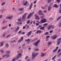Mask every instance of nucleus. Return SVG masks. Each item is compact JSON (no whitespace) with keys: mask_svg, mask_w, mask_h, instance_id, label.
Segmentation results:
<instances>
[{"mask_svg":"<svg viewBox=\"0 0 61 61\" xmlns=\"http://www.w3.org/2000/svg\"><path fill=\"white\" fill-rule=\"evenodd\" d=\"M40 40H38L37 42L36 43H34V45H35V46H38V44L39 43H40Z\"/></svg>","mask_w":61,"mask_h":61,"instance_id":"obj_1","label":"nucleus"},{"mask_svg":"<svg viewBox=\"0 0 61 61\" xmlns=\"http://www.w3.org/2000/svg\"><path fill=\"white\" fill-rule=\"evenodd\" d=\"M41 23H44L46 22V20L45 18L42 19L41 21Z\"/></svg>","mask_w":61,"mask_h":61,"instance_id":"obj_2","label":"nucleus"},{"mask_svg":"<svg viewBox=\"0 0 61 61\" xmlns=\"http://www.w3.org/2000/svg\"><path fill=\"white\" fill-rule=\"evenodd\" d=\"M13 16L12 15V16H9L6 17V18L7 19H9L10 20H11L12 18H13Z\"/></svg>","mask_w":61,"mask_h":61,"instance_id":"obj_3","label":"nucleus"},{"mask_svg":"<svg viewBox=\"0 0 61 61\" xmlns=\"http://www.w3.org/2000/svg\"><path fill=\"white\" fill-rule=\"evenodd\" d=\"M34 14V12H32V13H30V14H29L28 15L27 18V19H28L29 18H30V16H32L33 15V14Z\"/></svg>","mask_w":61,"mask_h":61,"instance_id":"obj_4","label":"nucleus"},{"mask_svg":"<svg viewBox=\"0 0 61 61\" xmlns=\"http://www.w3.org/2000/svg\"><path fill=\"white\" fill-rule=\"evenodd\" d=\"M57 36L56 35H55L53 36H51V39H53V40H55V39H56V38H57Z\"/></svg>","mask_w":61,"mask_h":61,"instance_id":"obj_5","label":"nucleus"},{"mask_svg":"<svg viewBox=\"0 0 61 61\" xmlns=\"http://www.w3.org/2000/svg\"><path fill=\"white\" fill-rule=\"evenodd\" d=\"M26 15H27V13H25L24 14V15L22 16V19H23V20L25 19L26 18Z\"/></svg>","mask_w":61,"mask_h":61,"instance_id":"obj_6","label":"nucleus"},{"mask_svg":"<svg viewBox=\"0 0 61 61\" xmlns=\"http://www.w3.org/2000/svg\"><path fill=\"white\" fill-rule=\"evenodd\" d=\"M42 11L41 10H40L38 12L39 15H44V13L42 12Z\"/></svg>","mask_w":61,"mask_h":61,"instance_id":"obj_7","label":"nucleus"},{"mask_svg":"<svg viewBox=\"0 0 61 61\" xmlns=\"http://www.w3.org/2000/svg\"><path fill=\"white\" fill-rule=\"evenodd\" d=\"M32 59H35V57L36 56V54H35V53H33L32 54Z\"/></svg>","mask_w":61,"mask_h":61,"instance_id":"obj_8","label":"nucleus"},{"mask_svg":"<svg viewBox=\"0 0 61 61\" xmlns=\"http://www.w3.org/2000/svg\"><path fill=\"white\" fill-rule=\"evenodd\" d=\"M61 38H59L58 40V45H59L60 44V43H61Z\"/></svg>","mask_w":61,"mask_h":61,"instance_id":"obj_9","label":"nucleus"},{"mask_svg":"<svg viewBox=\"0 0 61 61\" xmlns=\"http://www.w3.org/2000/svg\"><path fill=\"white\" fill-rule=\"evenodd\" d=\"M39 27H40V29L41 30H43L44 29V28H45V26H43V27H41V25H39Z\"/></svg>","mask_w":61,"mask_h":61,"instance_id":"obj_10","label":"nucleus"},{"mask_svg":"<svg viewBox=\"0 0 61 61\" xmlns=\"http://www.w3.org/2000/svg\"><path fill=\"white\" fill-rule=\"evenodd\" d=\"M58 47H56V49L53 50L52 51L54 53H55V52H56L57 51V50L58 49Z\"/></svg>","mask_w":61,"mask_h":61,"instance_id":"obj_11","label":"nucleus"},{"mask_svg":"<svg viewBox=\"0 0 61 61\" xmlns=\"http://www.w3.org/2000/svg\"><path fill=\"white\" fill-rule=\"evenodd\" d=\"M32 31H30L28 33L27 35L28 36H30V35H31V34H32Z\"/></svg>","mask_w":61,"mask_h":61,"instance_id":"obj_12","label":"nucleus"},{"mask_svg":"<svg viewBox=\"0 0 61 61\" xmlns=\"http://www.w3.org/2000/svg\"><path fill=\"white\" fill-rule=\"evenodd\" d=\"M25 41L26 42H28V43H30V42L31 41V40H30V39H29L27 40H25Z\"/></svg>","mask_w":61,"mask_h":61,"instance_id":"obj_13","label":"nucleus"},{"mask_svg":"<svg viewBox=\"0 0 61 61\" xmlns=\"http://www.w3.org/2000/svg\"><path fill=\"white\" fill-rule=\"evenodd\" d=\"M47 28L48 30H50L51 29V25H48Z\"/></svg>","mask_w":61,"mask_h":61,"instance_id":"obj_14","label":"nucleus"},{"mask_svg":"<svg viewBox=\"0 0 61 61\" xmlns=\"http://www.w3.org/2000/svg\"><path fill=\"white\" fill-rule=\"evenodd\" d=\"M46 54H44L43 53H41V56H46Z\"/></svg>","mask_w":61,"mask_h":61,"instance_id":"obj_15","label":"nucleus"},{"mask_svg":"<svg viewBox=\"0 0 61 61\" xmlns=\"http://www.w3.org/2000/svg\"><path fill=\"white\" fill-rule=\"evenodd\" d=\"M3 42H4V41H2L0 43V46L1 47V46H3V45H4V44L3 43Z\"/></svg>","mask_w":61,"mask_h":61,"instance_id":"obj_16","label":"nucleus"},{"mask_svg":"<svg viewBox=\"0 0 61 61\" xmlns=\"http://www.w3.org/2000/svg\"><path fill=\"white\" fill-rule=\"evenodd\" d=\"M51 8H52V7H51V6H49L48 9V11H50V10H51Z\"/></svg>","mask_w":61,"mask_h":61,"instance_id":"obj_17","label":"nucleus"},{"mask_svg":"<svg viewBox=\"0 0 61 61\" xmlns=\"http://www.w3.org/2000/svg\"><path fill=\"white\" fill-rule=\"evenodd\" d=\"M33 5V3H31V5L30 6V7L29 8V9L30 10L32 8V7Z\"/></svg>","mask_w":61,"mask_h":61,"instance_id":"obj_18","label":"nucleus"},{"mask_svg":"<svg viewBox=\"0 0 61 61\" xmlns=\"http://www.w3.org/2000/svg\"><path fill=\"white\" fill-rule=\"evenodd\" d=\"M41 30H38L36 32V34H38V33H41Z\"/></svg>","mask_w":61,"mask_h":61,"instance_id":"obj_19","label":"nucleus"},{"mask_svg":"<svg viewBox=\"0 0 61 61\" xmlns=\"http://www.w3.org/2000/svg\"><path fill=\"white\" fill-rule=\"evenodd\" d=\"M51 42H49L48 43V46H50V45H51Z\"/></svg>","mask_w":61,"mask_h":61,"instance_id":"obj_20","label":"nucleus"},{"mask_svg":"<svg viewBox=\"0 0 61 61\" xmlns=\"http://www.w3.org/2000/svg\"><path fill=\"white\" fill-rule=\"evenodd\" d=\"M5 47L7 48H8L9 47V45L8 44L6 43V44Z\"/></svg>","mask_w":61,"mask_h":61,"instance_id":"obj_21","label":"nucleus"},{"mask_svg":"<svg viewBox=\"0 0 61 61\" xmlns=\"http://www.w3.org/2000/svg\"><path fill=\"white\" fill-rule=\"evenodd\" d=\"M19 10L20 11H23L24 10V8H20L19 9Z\"/></svg>","mask_w":61,"mask_h":61,"instance_id":"obj_22","label":"nucleus"},{"mask_svg":"<svg viewBox=\"0 0 61 61\" xmlns=\"http://www.w3.org/2000/svg\"><path fill=\"white\" fill-rule=\"evenodd\" d=\"M5 56L8 57H10V55L9 54H5Z\"/></svg>","mask_w":61,"mask_h":61,"instance_id":"obj_23","label":"nucleus"},{"mask_svg":"<svg viewBox=\"0 0 61 61\" xmlns=\"http://www.w3.org/2000/svg\"><path fill=\"white\" fill-rule=\"evenodd\" d=\"M28 2H27V1H26L25 3L24 4V5H26L27 4Z\"/></svg>","mask_w":61,"mask_h":61,"instance_id":"obj_24","label":"nucleus"},{"mask_svg":"<svg viewBox=\"0 0 61 61\" xmlns=\"http://www.w3.org/2000/svg\"><path fill=\"white\" fill-rule=\"evenodd\" d=\"M48 3H50L51 2V0H47Z\"/></svg>","mask_w":61,"mask_h":61,"instance_id":"obj_25","label":"nucleus"},{"mask_svg":"<svg viewBox=\"0 0 61 61\" xmlns=\"http://www.w3.org/2000/svg\"><path fill=\"white\" fill-rule=\"evenodd\" d=\"M60 18H61V16L59 17L57 19V21H58V20H59Z\"/></svg>","mask_w":61,"mask_h":61,"instance_id":"obj_26","label":"nucleus"},{"mask_svg":"<svg viewBox=\"0 0 61 61\" xmlns=\"http://www.w3.org/2000/svg\"><path fill=\"white\" fill-rule=\"evenodd\" d=\"M0 51L1 52V53H2V54H3L4 53V51L2 50H0Z\"/></svg>","mask_w":61,"mask_h":61,"instance_id":"obj_27","label":"nucleus"},{"mask_svg":"<svg viewBox=\"0 0 61 61\" xmlns=\"http://www.w3.org/2000/svg\"><path fill=\"white\" fill-rule=\"evenodd\" d=\"M41 8L43 9H45V6H41Z\"/></svg>","mask_w":61,"mask_h":61,"instance_id":"obj_28","label":"nucleus"},{"mask_svg":"<svg viewBox=\"0 0 61 61\" xmlns=\"http://www.w3.org/2000/svg\"><path fill=\"white\" fill-rule=\"evenodd\" d=\"M35 19H36V18H37L38 17V16L36 14L35 15Z\"/></svg>","mask_w":61,"mask_h":61,"instance_id":"obj_29","label":"nucleus"},{"mask_svg":"<svg viewBox=\"0 0 61 61\" xmlns=\"http://www.w3.org/2000/svg\"><path fill=\"white\" fill-rule=\"evenodd\" d=\"M6 28H7V26L4 27H3L2 28V29L3 30L5 29H6Z\"/></svg>","mask_w":61,"mask_h":61,"instance_id":"obj_30","label":"nucleus"},{"mask_svg":"<svg viewBox=\"0 0 61 61\" xmlns=\"http://www.w3.org/2000/svg\"><path fill=\"white\" fill-rule=\"evenodd\" d=\"M51 27H52V29H53V28H54L55 27V26H54V25H51Z\"/></svg>","mask_w":61,"mask_h":61,"instance_id":"obj_31","label":"nucleus"},{"mask_svg":"<svg viewBox=\"0 0 61 61\" xmlns=\"http://www.w3.org/2000/svg\"><path fill=\"white\" fill-rule=\"evenodd\" d=\"M54 7H56V8H57L58 7V6L56 4H55L54 5Z\"/></svg>","mask_w":61,"mask_h":61,"instance_id":"obj_32","label":"nucleus"},{"mask_svg":"<svg viewBox=\"0 0 61 61\" xmlns=\"http://www.w3.org/2000/svg\"><path fill=\"white\" fill-rule=\"evenodd\" d=\"M34 50L36 51H39V49H34Z\"/></svg>","mask_w":61,"mask_h":61,"instance_id":"obj_33","label":"nucleus"},{"mask_svg":"<svg viewBox=\"0 0 61 61\" xmlns=\"http://www.w3.org/2000/svg\"><path fill=\"white\" fill-rule=\"evenodd\" d=\"M18 21H19V22H20L21 21V18H20L18 19Z\"/></svg>","mask_w":61,"mask_h":61,"instance_id":"obj_34","label":"nucleus"},{"mask_svg":"<svg viewBox=\"0 0 61 61\" xmlns=\"http://www.w3.org/2000/svg\"><path fill=\"white\" fill-rule=\"evenodd\" d=\"M6 53H7L8 54H9V53H11V52L9 51H6Z\"/></svg>","mask_w":61,"mask_h":61,"instance_id":"obj_35","label":"nucleus"},{"mask_svg":"<svg viewBox=\"0 0 61 61\" xmlns=\"http://www.w3.org/2000/svg\"><path fill=\"white\" fill-rule=\"evenodd\" d=\"M48 34H49V32H47L46 33L45 35H48Z\"/></svg>","mask_w":61,"mask_h":61,"instance_id":"obj_36","label":"nucleus"},{"mask_svg":"<svg viewBox=\"0 0 61 61\" xmlns=\"http://www.w3.org/2000/svg\"><path fill=\"white\" fill-rule=\"evenodd\" d=\"M59 26H61V22L60 23H59Z\"/></svg>","mask_w":61,"mask_h":61,"instance_id":"obj_37","label":"nucleus"},{"mask_svg":"<svg viewBox=\"0 0 61 61\" xmlns=\"http://www.w3.org/2000/svg\"><path fill=\"white\" fill-rule=\"evenodd\" d=\"M27 24H29L30 23V20H28L27 21Z\"/></svg>","mask_w":61,"mask_h":61,"instance_id":"obj_38","label":"nucleus"},{"mask_svg":"<svg viewBox=\"0 0 61 61\" xmlns=\"http://www.w3.org/2000/svg\"><path fill=\"white\" fill-rule=\"evenodd\" d=\"M53 32V30H51L50 31V34H51V33H52Z\"/></svg>","mask_w":61,"mask_h":61,"instance_id":"obj_39","label":"nucleus"},{"mask_svg":"<svg viewBox=\"0 0 61 61\" xmlns=\"http://www.w3.org/2000/svg\"><path fill=\"white\" fill-rule=\"evenodd\" d=\"M59 13H61V8H60L59 10Z\"/></svg>","mask_w":61,"mask_h":61,"instance_id":"obj_40","label":"nucleus"},{"mask_svg":"<svg viewBox=\"0 0 61 61\" xmlns=\"http://www.w3.org/2000/svg\"><path fill=\"white\" fill-rule=\"evenodd\" d=\"M5 2H4L3 3H2L1 4V5H2V6H3V5H5Z\"/></svg>","mask_w":61,"mask_h":61,"instance_id":"obj_41","label":"nucleus"},{"mask_svg":"<svg viewBox=\"0 0 61 61\" xmlns=\"http://www.w3.org/2000/svg\"><path fill=\"white\" fill-rule=\"evenodd\" d=\"M16 58H14L12 60V61H15V59H16Z\"/></svg>","mask_w":61,"mask_h":61,"instance_id":"obj_42","label":"nucleus"},{"mask_svg":"<svg viewBox=\"0 0 61 61\" xmlns=\"http://www.w3.org/2000/svg\"><path fill=\"white\" fill-rule=\"evenodd\" d=\"M36 19H37V20H40V18L38 16L37 18H36Z\"/></svg>","mask_w":61,"mask_h":61,"instance_id":"obj_43","label":"nucleus"},{"mask_svg":"<svg viewBox=\"0 0 61 61\" xmlns=\"http://www.w3.org/2000/svg\"><path fill=\"white\" fill-rule=\"evenodd\" d=\"M6 34L5 33H4L2 35V36L3 37H4L5 36V35Z\"/></svg>","mask_w":61,"mask_h":61,"instance_id":"obj_44","label":"nucleus"},{"mask_svg":"<svg viewBox=\"0 0 61 61\" xmlns=\"http://www.w3.org/2000/svg\"><path fill=\"white\" fill-rule=\"evenodd\" d=\"M61 1V0H57V2H58V3H59V2H60Z\"/></svg>","mask_w":61,"mask_h":61,"instance_id":"obj_45","label":"nucleus"},{"mask_svg":"<svg viewBox=\"0 0 61 61\" xmlns=\"http://www.w3.org/2000/svg\"><path fill=\"white\" fill-rule=\"evenodd\" d=\"M50 36H46V38H48L50 37Z\"/></svg>","mask_w":61,"mask_h":61,"instance_id":"obj_46","label":"nucleus"},{"mask_svg":"<svg viewBox=\"0 0 61 61\" xmlns=\"http://www.w3.org/2000/svg\"><path fill=\"white\" fill-rule=\"evenodd\" d=\"M60 51H61V49H59L58 51V53H59V52H60Z\"/></svg>","mask_w":61,"mask_h":61,"instance_id":"obj_47","label":"nucleus"},{"mask_svg":"<svg viewBox=\"0 0 61 61\" xmlns=\"http://www.w3.org/2000/svg\"><path fill=\"white\" fill-rule=\"evenodd\" d=\"M19 29V27L18 26H17V28L16 30H18Z\"/></svg>","mask_w":61,"mask_h":61,"instance_id":"obj_48","label":"nucleus"},{"mask_svg":"<svg viewBox=\"0 0 61 61\" xmlns=\"http://www.w3.org/2000/svg\"><path fill=\"white\" fill-rule=\"evenodd\" d=\"M48 25V24H47V23H46V24H43V25H44V26H45L46 25Z\"/></svg>","mask_w":61,"mask_h":61,"instance_id":"obj_49","label":"nucleus"},{"mask_svg":"<svg viewBox=\"0 0 61 61\" xmlns=\"http://www.w3.org/2000/svg\"><path fill=\"white\" fill-rule=\"evenodd\" d=\"M22 41H23V40H21L20 39L19 40V41H18V42H20Z\"/></svg>","mask_w":61,"mask_h":61,"instance_id":"obj_50","label":"nucleus"},{"mask_svg":"<svg viewBox=\"0 0 61 61\" xmlns=\"http://www.w3.org/2000/svg\"><path fill=\"white\" fill-rule=\"evenodd\" d=\"M53 3H51L50 4V6H51L53 5Z\"/></svg>","mask_w":61,"mask_h":61,"instance_id":"obj_51","label":"nucleus"},{"mask_svg":"<svg viewBox=\"0 0 61 61\" xmlns=\"http://www.w3.org/2000/svg\"><path fill=\"white\" fill-rule=\"evenodd\" d=\"M17 25H20V22H17Z\"/></svg>","mask_w":61,"mask_h":61,"instance_id":"obj_52","label":"nucleus"},{"mask_svg":"<svg viewBox=\"0 0 61 61\" xmlns=\"http://www.w3.org/2000/svg\"><path fill=\"white\" fill-rule=\"evenodd\" d=\"M18 55L19 56H21V53H20L19 54H18Z\"/></svg>","mask_w":61,"mask_h":61,"instance_id":"obj_53","label":"nucleus"},{"mask_svg":"<svg viewBox=\"0 0 61 61\" xmlns=\"http://www.w3.org/2000/svg\"><path fill=\"white\" fill-rule=\"evenodd\" d=\"M19 58V56H18L16 58Z\"/></svg>","mask_w":61,"mask_h":61,"instance_id":"obj_54","label":"nucleus"},{"mask_svg":"<svg viewBox=\"0 0 61 61\" xmlns=\"http://www.w3.org/2000/svg\"><path fill=\"white\" fill-rule=\"evenodd\" d=\"M23 37H22L21 38V39H20L21 40H23Z\"/></svg>","mask_w":61,"mask_h":61,"instance_id":"obj_55","label":"nucleus"},{"mask_svg":"<svg viewBox=\"0 0 61 61\" xmlns=\"http://www.w3.org/2000/svg\"><path fill=\"white\" fill-rule=\"evenodd\" d=\"M10 36V35H8L6 37V38H7L8 37H9Z\"/></svg>","mask_w":61,"mask_h":61,"instance_id":"obj_56","label":"nucleus"},{"mask_svg":"<svg viewBox=\"0 0 61 61\" xmlns=\"http://www.w3.org/2000/svg\"><path fill=\"white\" fill-rule=\"evenodd\" d=\"M60 55H61V53H60L59 54H58L57 56H60Z\"/></svg>","mask_w":61,"mask_h":61,"instance_id":"obj_57","label":"nucleus"},{"mask_svg":"<svg viewBox=\"0 0 61 61\" xmlns=\"http://www.w3.org/2000/svg\"><path fill=\"white\" fill-rule=\"evenodd\" d=\"M2 17H3V15H1L0 16V18H2Z\"/></svg>","mask_w":61,"mask_h":61,"instance_id":"obj_58","label":"nucleus"},{"mask_svg":"<svg viewBox=\"0 0 61 61\" xmlns=\"http://www.w3.org/2000/svg\"><path fill=\"white\" fill-rule=\"evenodd\" d=\"M25 26H23V29H25Z\"/></svg>","mask_w":61,"mask_h":61,"instance_id":"obj_59","label":"nucleus"},{"mask_svg":"<svg viewBox=\"0 0 61 61\" xmlns=\"http://www.w3.org/2000/svg\"><path fill=\"white\" fill-rule=\"evenodd\" d=\"M33 23V21H31V22H30V24H32Z\"/></svg>","mask_w":61,"mask_h":61,"instance_id":"obj_60","label":"nucleus"},{"mask_svg":"<svg viewBox=\"0 0 61 61\" xmlns=\"http://www.w3.org/2000/svg\"><path fill=\"white\" fill-rule=\"evenodd\" d=\"M36 25H37V26H38V25H39V24L37 23H36Z\"/></svg>","mask_w":61,"mask_h":61,"instance_id":"obj_61","label":"nucleus"},{"mask_svg":"<svg viewBox=\"0 0 61 61\" xmlns=\"http://www.w3.org/2000/svg\"><path fill=\"white\" fill-rule=\"evenodd\" d=\"M47 6H48V5L47 4L46 5H45V7H47Z\"/></svg>","mask_w":61,"mask_h":61,"instance_id":"obj_62","label":"nucleus"},{"mask_svg":"<svg viewBox=\"0 0 61 61\" xmlns=\"http://www.w3.org/2000/svg\"><path fill=\"white\" fill-rule=\"evenodd\" d=\"M38 52L37 53L35 54L36 56H37V55H38Z\"/></svg>","mask_w":61,"mask_h":61,"instance_id":"obj_63","label":"nucleus"},{"mask_svg":"<svg viewBox=\"0 0 61 61\" xmlns=\"http://www.w3.org/2000/svg\"><path fill=\"white\" fill-rule=\"evenodd\" d=\"M33 24H34V25H35V20H34V21L33 22Z\"/></svg>","mask_w":61,"mask_h":61,"instance_id":"obj_64","label":"nucleus"}]
</instances>
